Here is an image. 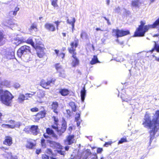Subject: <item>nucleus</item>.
<instances>
[{"mask_svg":"<svg viewBox=\"0 0 159 159\" xmlns=\"http://www.w3.org/2000/svg\"><path fill=\"white\" fill-rule=\"evenodd\" d=\"M30 110L32 112H37L39 111L37 107L33 108Z\"/></svg>","mask_w":159,"mask_h":159,"instance_id":"nucleus-48","label":"nucleus"},{"mask_svg":"<svg viewBox=\"0 0 159 159\" xmlns=\"http://www.w3.org/2000/svg\"><path fill=\"white\" fill-rule=\"evenodd\" d=\"M13 87L15 89H17L20 87V85L19 83H16L14 84Z\"/></svg>","mask_w":159,"mask_h":159,"instance_id":"nucleus-44","label":"nucleus"},{"mask_svg":"<svg viewBox=\"0 0 159 159\" xmlns=\"http://www.w3.org/2000/svg\"><path fill=\"white\" fill-rule=\"evenodd\" d=\"M66 122L64 119L62 120V124L61 127L60 128H58L56 131L57 134L59 135H61L62 133H64L66 129Z\"/></svg>","mask_w":159,"mask_h":159,"instance_id":"nucleus-9","label":"nucleus"},{"mask_svg":"<svg viewBox=\"0 0 159 159\" xmlns=\"http://www.w3.org/2000/svg\"><path fill=\"white\" fill-rule=\"evenodd\" d=\"M120 8L119 7L116 8L115 11L116 12H118L120 11Z\"/></svg>","mask_w":159,"mask_h":159,"instance_id":"nucleus-60","label":"nucleus"},{"mask_svg":"<svg viewBox=\"0 0 159 159\" xmlns=\"http://www.w3.org/2000/svg\"><path fill=\"white\" fill-rule=\"evenodd\" d=\"M102 148H99L97 149V152L98 153H100L102 152Z\"/></svg>","mask_w":159,"mask_h":159,"instance_id":"nucleus-56","label":"nucleus"},{"mask_svg":"<svg viewBox=\"0 0 159 159\" xmlns=\"http://www.w3.org/2000/svg\"><path fill=\"white\" fill-rule=\"evenodd\" d=\"M28 99V98L27 96H25L24 94H20L18 97V101L20 102H22L25 100H27Z\"/></svg>","mask_w":159,"mask_h":159,"instance_id":"nucleus-23","label":"nucleus"},{"mask_svg":"<svg viewBox=\"0 0 159 159\" xmlns=\"http://www.w3.org/2000/svg\"><path fill=\"white\" fill-rule=\"evenodd\" d=\"M7 154L9 155V157H10V159H18L16 156H12L11 152L8 153Z\"/></svg>","mask_w":159,"mask_h":159,"instance_id":"nucleus-42","label":"nucleus"},{"mask_svg":"<svg viewBox=\"0 0 159 159\" xmlns=\"http://www.w3.org/2000/svg\"><path fill=\"white\" fill-rule=\"evenodd\" d=\"M80 37L82 39H88V36L87 34L84 31H82L80 34Z\"/></svg>","mask_w":159,"mask_h":159,"instance_id":"nucleus-26","label":"nucleus"},{"mask_svg":"<svg viewBox=\"0 0 159 159\" xmlns=\"http://www.w3.org/2000/svg\"><path fill=\"white\" fill-rule=\"evenodd\" d=\"M72 25V33H73L74 30L75 29V24H74V21Z\"/></svg>","mask_w":159,"mask_h":159,"instance_id":"nucleus-58","label":"nucleus"},{"mask_svg":"<svg viewBox=\"0 0 159 159\" xmlns=\"http://www.w3.org/2000/svg\"><path fill=\"white\" fill-rule=\"evenodd\" d=\"M14 52L12 50L9 52L7 51L5 55V57H6L8 59H10L14 57Z\"/></svg>","mask_w":159,"mask_h":159,"instance_id":"nucleus-13","label":"nucleus"},{"mask_svg":"<svg viewBox=\"0 0 159 159\" xmlns=\"http://www.w3.org/2000/svg\"><path fill=\"white\" fill-rule=\"evenodd\" d=\"M31 132L34 135H36L39 132L38 126L33 125L31 126L30 128Z\"/></svg>","mask_w":159,"mask_h":159,"instance_id":"nucleus-16","label":"nucleus"},{"mask_svg":"<svg viewBox=\"0 0 159 159\" xmlns=\"http://www.w3.org/2000/svg\"><path fill=\"white\" fill-rule=\"evenodd\" d=\"M60 22L58 21H55L54 23L56 24V28L57 30H58V26L59 25V24L60 23Z\"/></svg>","mask_w":159,"mask_h":159,"instance_id":"nucleus-51","label":"nucleus"},{"mask_svg":"<svg viewBox=\"0 0 159 159\" xmlns=\"http://www.w3.org/2000/svg\"><path fill=\"white\" fill-rule=\"evenodd\" d=\"M55 67L56 69L58 72L63 70L62 66L59 63H57L55 64Z\"/></svg>","mask_w":159,"mask_h":159,"instance_id":"nucleus-29","label":"nucleus"},{"mask_svg":"<svg viewBox=\"0 0 159 159\" xmlns=\"http://www.w3.org/2000/svg\"><path fill=\"white\" fill-rule=\"evenodd\" d=\"M74 21L75 23V20L74 18H71V19L70 20H69L68 19L67 20V23L71 25H72V24H73V23Z\"/></svg>","mask_w":159,"mask_h":159,"instance_id":"nucleus-36","label":"nucleus"},{"mask_svg":"<svg viewBox=\"0 0 159 159\" xmlns=\"http://www.w3.org/2000/svg\"><path fill=\"white\" fill-rule=\"evenodd\" d=\"M13 126H14L8 124H3L2 125V127L5 128L13 129Z\"/></svg>","mask_w":159,"mask_h":159,"instance_id":"nucleus-34","label":"nucleus"},{"mask_svg":"<svg viewBox=\"0 0 159 159\" xmlns=\"http://www.w3.org/2000/svg\"><path fill=\"white\" fill-rule=\"evenodd\" d=\"M59 73V76L62 78H64L66 77V75L65 73L64 70L60 71L58 72Z\"/></svg>","mask_w":159,"mask_h":159,"instance_id":"nucleus-37","label":"nucleus"},{"mask_svg":"<svg viewBox=\"0 0 159 159\" xmlns=\"http://www.w3.org/2000/svg\"><path fill=\"white\" fill-rule=\"evenodd\" d=\"M113 32L115 33L117 38L129 34V30L125 31L119 29L113 30Z\"/></svg>","mask_w":159,"mask_h":159,"instance_id":"nucleus-8","label":"nucleus"},{"mask_svg":"<svg viewBox=\"0 0 159 159\" xmlns=\"http://www.w3.org/2000/svg\"><path fill=\"white\" fill-rule=\"evenodd\" d=\"M34 146V143L31 142L29 141L28 142L26 145V147L30 149L32 148Z\"/></svg>","mask_w":159,"mask_h":159,"instance_id":"nucleus-32","label":"nucleus"},{"mask_svg":"<svg viewBox=\"0 0 159 159\" xmlns=\"http://www.w3.org/2000/svg\"><path fill=\"white\" fill-rule=\"evenodd\" d=\"M41 150H36V153L37 154H39L41 152Z\"/></svg>","mask_w":159,"mask_h":159,"instance_id":"nucleus-64","label":"nucleus"},{"mask_svg":"<svg viewBox=\"0 0 159 159\" xmlns=\"http://www.w3.org/2000/svg\"><path fill=\"white\" fill-rule=\"evenodd\" d=\"M9 15L11 17H13L14 16H16L14 14V12L13 11H11L9 13Z\"/></svg>","mask_w":159,"mask_h":159,"instance_id":"nucleus-49","label":"nucleus"},{"mask_svg":"<svg viewBox=\"0 0 159 159\" xmlns=\"http://www.w3.org/2000/svg\"><path fill=\"white\" fill-rule=\"evenodd\" d=\"M154 45L153 48L150 51L151 52H152L155 50L158 52H159V44H157L156 42H154Z\"/></svg>","mask_w":159,"mask_h":159,"instance_id":"nucleus-25","label":"nucleus"},{"mask_svg":"<svg viewBox=\"0 0 159 159\" xmlns=\"http://www.w3.org/2000/svg\"><path fill=\"white\" fill-rule=\"evenodd\" d=\"M40 114L39 113V112L36 115V117L37 118L40 119V118H40Z\"/></svg>","mask_w":159,"mask_h":159,"instance_id":"nucleus-62","label":"nucleus"},{"mask_svg":"<svg viewBox=\"0 0 159 159\" xmlns=\"http://www.w3.org/2000/svg\"><path fill=\"white\" fill-rule=\"evenodd\" d=\"M46 132L48 134L53 135L54 134L53 131L49 128L46 129Z\"/></svg>","mask_w":159,"mask_h":159,"instance_id":"nucleus-35","label":"nucleus"},{"mask_svg":"<svg viewBox=\"0 0 159 159\" xmlns=\"http://www.w3.org/2000/svg\"><path fill=\"white\" fill-rule=\"evenodd\" d=\"M55 80L52 79L50 80L46 81L44 80H42L40 82V85L42 87L46 89H49L51 84H54Z\"/></svg>","mask_w":159,"mask_h":159,"instance_id":"nucleus-6","label":"nucleus"},{"mask_svg":"<svg viewBox=\"0 0 159 159\" xmlns=\"http://www.w3.org/2000/svg\"><path fill=\"white\" fill-rule=\"evenodd\" d=\"M19 10V7H16L15 8V10L14 11V14L15 15H16L17 12Z\"/></svg>","mask_w":159,"mask_h":159,"instance_id":"nucleus-50","label":"nucleus"},{"mask_svg":"<svg viewBox=\"0 0 159 159\" xmlns=\"http://www.w3.org/2000/svg\"><path fill=\"white\" fill-rule=\"evenodd\" d=\"M152 56L155 57V60L156 61L159 62V57H157L155 56L154 55H152Z\"/></svg>","mask_w":159,"mask_h":159,"instance_id":"nucleus-59","label":"nucleus"},{"mask_svg":"<svg viewBox=\"0 0 159 159\" xmlns=\"http://www.w3.org/2000/svg\"><path fill=\"white\" fill-rule=\"evenodd\" d=\"M75 141L74 136L73 135H69L67 136L66 139L64 140V143L65 145H70L74 143Z\"/></svg>","mask_w":159,"mask_h":159,"instance_id":"nucleus-10","label":"nucleus"},{"mask_svg":"<svg viewBox=\"0 0 159 159\" xmlns=\"http://www.w3.org/2000/svg\"><path fill=\"white\" fill-rule=\"evenodd\" d=\"M145 23L141 21L140 25L136 29L135 32L134 36L135 37H142L144 36L145 33L147 32L150 28H155L157 26L159 27V18L152 25H144Z\"/></svg>","mask_w":159,"mask_h":159,"instance_id":"nucleus-2","label":"nucleus"},{"mask_svg":"<svg viewBox=\"0 0 159 159\" xmlns=\"http://www.w3.org/2000/svg\"><path fill=\"white\" fill-rule=\"evenodd\" d=\"M80 112H77L75 116V121L77 123V126L80 125L82 121L80 118Z\"/></svg>","mask_w":159,"mask_h":159,"instance_id":"nucleus-18","label":"nucleus"},{"mask_svg":"<svg viewBox=\"0 0 159 159\" xmlns=\"http://www.w3.org/2000/svg\"><path fill=\"white\" fill-rule=\"evenodd\" d=\"M3 39L2 34V32L0 31V43L2 41Z\"/></svg>","mask_w":159,"mask_h":159,"instance_id":"nucleus-54","label":"nucleus"},{"mask_svg":"<svg viewBox=\"0 0 159 159\" xmlns=\"http://www.w3.org/2000/svg\"><path fill=\"white\" fill-rule=\"evenodd\" d=\"M13 98V95L9 91L0 89V101L2 103L10 106Z\"/></svg>","mask_w":159,"mask_h":159,"instance_id":"nucleus-3","label":"nucleus"},{"mask_svg":"<svg viewBox=\"0 0 159 159\" xmlns=\"http://www.w3.org/2000/svg\"><path fill=\"white\" fill-rule=\"evenodd\" d=\"M59 93L62 96H65L69 94V91L67 89H59Z\"/></svg>","mask_w":159,"mask_h":159,"instance_id":"nucleus-19","label":"nucleus"},{"mask_svg":"<svg viewBox=\"0 0 159 159\" xmlns=\"http://www.w3.org/2000/svg\"><path fill=\"white\" fill-rule=\"evenodd\" d=\"M12 138L9 136H6L5 138V139L3 142L4 144L10 146L12 143Z\"/></svg>","mask_w":159,"mask_h":159,"instance_id":"nucleus-14","label":"nucleus"},{"mask_svg":"<svg viewBox=\"0 0 159 159\" xmlns=\"http://www.w3.org/2000/svg\"><path fill=\"white\" fill-rule=\"evenodd\" d=\"M127 142L126 138H123L121 139L118 142V144H121L124 142Z\"/></svg>","mask_w":159,"mask_h":159,"instance_id":"nucleus-39","label":"nucleus"},{"mask_svg":"<svg viewBox=\"0 0 159 159\" xmlns=\"http://www.w3.org/2000/svg\"><path fill=\"white\" fill-rule=\"evenodd\" d=\"M36 43V47L34 48L36 50L37 54L38 57L40 58L42 57L44 54V50L45 49L44 48L43 46L42 47V46L39 45L38 44L37 42Z\"/></svg>","mask_w":159,"mask_h":159,"instance_id":"nucleus-7","label":"nucleus"},{"mask_svg":"<svg viewBox=\"0 0 159 159\" xmlns=\"http://www.w3.org/2000/svg\"><path fill=\"white\" fill-rule=\"evenodd\" d=\"M51 106L53 112L57 115L58 113L57 108L58 107V102H53L52 103Z\"/></svg>","mask_w":159,"mask_h":159,"instance_id":"nucleus-17","label":"nucleus"},{"mask_svg":"<svg viewBox=\"0 0 159 159\" xmlns=\"http://www.w3.org/2000/svg\"><path fill=\"white\" fill-rule=\"evenodd\" d=\"M34 94V93H33V94H30V93H28V94H26L25 95H26V96H27V97L28 98V97H29V98L31 97H32V96H33V95Z\"/></svg>","mask_w":159,"mask_h":159,"instance_id":"nucleus-57","label":"nucleus"},{"mask_svg":"<svg viewBox=\"0 0 159 159\" xmlns=\"http://www.w3.org/2000/svg\"><path fill=\"white\" fill-rule=\"evenodd\" d=\"M57 125H58V124L57 123L56 124H55V123L54 125H52V128L53 129H55L56 131H57V129L58 128V127Z\"/></svg>","mask_w":159,"mask_h":159,"instance_id":"nucleus-45","label":"nucleus"},{"mask_svg":"<svg viewBox=\"0 0 159 159\" xmlns=\"http://www.w3.org/2000/svg\"><path fill=\"white\" fill-rule=\"evenodd\" d=\"M36 39L35 37H30L27 40L26 42L30 44L34 48H35L36 47V44L35 45L34 40H35Z\"/></svg>","mask_w":159,"mask_h":159,"instance_id":"nucleus-15","label":"nucleus"},{"mask_svg":"<svg viewBox=\"0 0 159 159\" xmlns=\"http://www.w3.org/2000/svg\"><path fill=\"white\" fill-rule=\"evenodd\" d=\"M45 142V140L43 139H42L41 140V143L42 144V146L43 148H45L46 146V144Z\"/></svg>","mask_w":159,"mask_h":159,"instance_id":"nucleus-43","label":"nucleus"},{"mask_svg":"<svg viewBox=\"0 0 159 159\" xmlns=\"http://www.w3.org/2000/svg\"><path fill=\"white\" fill-rule=\"evenodd\" d=\"M47 153L49 154H52V152L51 149H48L47 150Z\"/></svg>","mask_w":159,"mask_h":159,"instance_id":"nucleus-53","label":"nucleus"},{"mask_svg":"<svg viewBox=\"0 0 159 159\" xmlns=\"http://www.w3.org/2000/svg\"><path fill=\"white\" fill-rule=\"evenodd\" d=\"M111 143L110 142H106L105 143L104 145L106 147H107L108 145H109Z\"/></svg>","mask_w":159,"mask_h":159,"instance_id":"nucleus-63","label":"nucleus"},{"mask_svg":"<svg viewBox=\"0 0 159 159\" xmlns=\"http://www.w3.org/2000/svg\"><path fill=\"white\" fill-rule=\"evenodd\" d=\"M7 23L9 25H11L13 24V22L12 21H11V20L8 21Z\"/></svg>","mask_w":159,"mask_h":159,"instance_id":"nucleus-61","label":"nucleus"},{"mask_svg":"<svg viewBox=\"0 0 159 159\" xmlns=\"http://www.w3.org/2000/svg\"><path fill=\"white\" fill-rule=\"evenodd\" d=\"M30 47L26 45H24L21 47L17 51V55L18 57L21 58L23 56L26 55L27 56H28L27 54L30 53Z\"/></svg>","mask_w":159,"mask_h":159,"instance_id":"nucleus-5","label":"nucleus"},{"mask_svg":"<svg viewBox=\"0 0 159 159\" xmlns=\"http://www.w3.org/2000/svg\"><path fill=\"white\" fill-rule=\"evenodd\" d=\"M86 91L84 88L81 91V98L82 102H84L86 95Z\"/></svg>","mask_w":159,"mask_h":159,"instance_id":"nucleus-21","label":"nucleus"},{"mask_svg":"<svg viewBox=\"0 0 159 159\" xmlns=\"http://www.w3.org/2000/svg\"><path fill=\"white\" fill-rule=\"evenodd\" d=\"M69 105L72 108V111H76V106L74 102H70Z\"/></svg>","mask_w":159,"mask_h":159,"instance_id":"nucleus-27","label":"nucleus"},{"mask_svg":"<svg viewBox=\"0 0 159 159\" xmlns=\"http://www.w3.org/2000/svg\"><path fill=\"white\" fill-rule=\"evenodd\" d=\"M57 152L62 155H64L65 154V152L64 151H62L61 150H58Z\"/></svg>","mask_w":159,"mask_h":159,"instance_id":"nucleus-47","label":"nucleus"},{"mask_svg":"<svg viewBox=\"0 0 159 159\" xmlns=\"http://www.w3.org/2000/svg\"><path fill=\"white\" fill-rule=\"evenodd\" d=\"M25 41L26 40L25 39H24L22 38H19V37L17 36L12 40V42L16 46H18L20 43Z\"/></svg>","mask_w":159,"mask_h":159,"instance_id":"nucleus-12","label":"nucleus"},{"mask_svg":"<svg viewBox=\"0 0 159 159\" xmlns=\"http://www.w3.org/2000/svg\"><path fill=\"white\" fill-rule=\"evenodd\" d=\"M142 124L146 128L151 130L150 133V144L154 138V135H159V110L157 111L151 120L149 114L146 113L142 121Z\"/></svg>","mask_w":159,"mask_h":159,"instance_id":"nucleus-1","label":"nucleus"},{"mask_svg":"<svg viewBox=\"0 0 159 159\" xmlns=\"http://www.w3.org/2000/svg\"><path fill=\"white\" fill-rule=\"evenodd\" d=\"M51 143L54 145L55 147L57 148L61 149H63V146L59 143L54 142H51Z\"/></svg>","mask_w":159,"mask_h":159,"instance_id":"nucleus-22","label":"nucleus"},{"mask_svg":"<svg viewBox=\"0 0 159 159\" xmlns=\"http://www.w3.org/2000/svg\"><path fill=\"white\" fill-rule=\"evenodd\" d=\"M98 58L96 56H94L93 58H92L91 61H90V63L92 65L95 64L97 62H98Z\"/></svg>","mask_w":159,"mask_h":159,"instance_id":"nucleus-28","label":"nucleus"},{"mask_svg":"<svg viewBox=\"0 0 159 159\" xmlns=\"http://www.w3.org/2000/svg\"><path fill=\"white\" fill-rule=\"evenodd\" d=\"M8 124L13 125L14 123V121L12 120H9L7 122Z\"/></svg>","mask_w":159,"mask_h":159,"instance_id":"nucleus-52","label":"nucleus"},{"mask_svg":"<svg viewBox=\"0 0 159 159\" xmlns=\"http://www.w3.org/2000/svg\"><path fill=\"white\" fill-rule=\"evenodd\" d=\"M78 44V39H75L74 41L70 43L71 47L68 48L69 52L72 54V59L71 65L73 67H75L78 65L79 63V60L76 56V52H75V49Z\"/></svg>","mask_w":159,"mask_h":159,"instance_id":"nucleus-4","label":"nucleus"},{"mask_svg":"<svg viewBox=\"0 0 159 159\" xmlns=\"http://www.w3.org/2000/svg\"><path fill=\"white\" fill-rule=\"evenodd\" d=\"M45 28L49 31L54 32L56 30V28L52 24L46 23L44 25Z\"/></svg>","mask_w":159,"mask_h":159,"instance_id":"nucleus-11","label":"nucleus"},{"mask_svg":"<svg viewBox=\"0 0 159 159\" xmlns=\"http://www.w3.org/2000/svg\"><path fill=\"white\" fill-rule=\"evenodd\" d=\"M39 113L40 116V118H43L46 115V112L44 111H42L39 112Z\"/></svg>","mask_w":159,"mask_h":159,"instance_id":"nucleus-41","label":"nucleus"},{"mask_svg":"<svg viewBox=\"0 0 159 159\" xmlns=\"http://www.w3.org/2000/svg\"><path fill=\"white\" fill-rule=\"evenodd\" d=\"M52 5L54 7H58L57 4V0H50Z\"/></svg>","mask_w":159,"mask_h":159,"instance_id":"nucleus-33","label":"nucleus"},{"mask_svg":"<svg viewBox=\"0 0 159 159\" xmlns=\"http://www.w3.org/2000/svg\"><path fill=\"white\" fill-rule=\"evenodd\" d=\"M10 152H5L3 154V156L4 157L3 159H8L10 158V157H9V155L7 154L8 153H10Z\"/></svg>","mask_w":159,"mask_h":159,"instance_id":"nucleus-40","label":"nucleus"},{"mask_svg":"<svg viewBox=\"0 0 159 159\" xmlns=\"http://www.w3.org/2000/svg\"><path fill=\"white\" fill-rule=\"evenodd\" d=\"M91 152L89 150H87L83 152V155H84V157L82 159H87L88 157L91 154Z\"/></svg>","mask_w":159,"mask_h":159,"instance_id":"nucleus-24","label":"nucleus"},{"mask_svg":"<svg viewBox=\"0 0 159 159\" xmlns=\"http://www.w3.org/2000/svg\"><path fill=\"white\" fill-rule=\"evenodd\" d=\"M65 54L64 53H61L59 55V57H60V58H61L63 59V58L64 57H65Z\"/></svg>","mask_w":159,"mask_h":159,"instance_id":"nucleus-55","label":"nucleus"},{"mask_svg":"<svg viewBox=\"0 0 159 159\" xmlns=\"http://www.w3.org/2000/svg\"><path fill=\"white\" fill-rule=\"evenodd\" d=\"M53 118L54 120V123L55 124H57V123L58 121V118L57 117H55V116H53Z\"/></svg>","mask_w":159,"mask_h":159,"instance_id":"nucleus-46","label":"nucleus"},{"mask_svg":"<svg viewBox=\"0 0 159 159\" xmlns=\"http://www.w3.org/2000/svg\"><path fill=\"white\" fill-rule=\"evenodd\" d=\"M139 0H136L132 1V6L135 7H138Z\"/></svg>","mask_w":159,"mask_h":159,"instance_id":"nucleus-31","label":"nucleus"},{"mask_svg":"<svg viewBox=\"0 0 159 159\" xmlns=\"http://www.w3.org/2000/svg\"><path fill=\"white\" fill-rule=\"evenodd\" d=\"M45 92L41 90H39L37 92V97L39 98H43L45 96Z\"/></svg>","mask_w":159,"mask_h":159,"instance_id":"nucleus-20","label":"nucleus"},{"mask_svg":"<svg viewBox=\"0 0 159 159\" xmlns=\"http://www.w3.org/2000/svg\"><path fill=\"white\" fill-rule=\"evenodd\" d=\"M37 26L35 24L33 23L30 29V30L31 31H36L37 30Z\"/></svg>","mask_w":159,"mask_h":159,"instance_id":"nucleus-30","label":"nucleus"},{"mask_svg":"<svg viewBox=\"0 0 159 159\" xmlns=\"http://www.w3.org/2000/svg\"><path fill=\"white\" fill-rule=\"evenodd\" d=\"M11 125L14 126L13 128L15 127H19L20 125V123L19 122H16L14 121V124Z\"/></svg>","mask_w":159,"mask_h":159,"instance_id":"nucleus-38","label":"nucleus"}]
</instances>
